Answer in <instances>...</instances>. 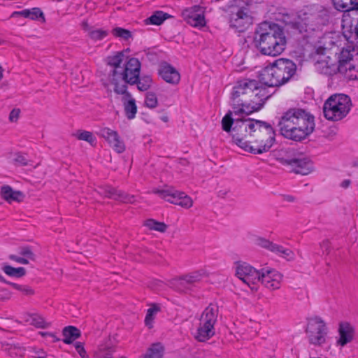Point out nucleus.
Here are the masks:
<instances>
[{"mask_svg": "<svg viewBox=\"0 0 358 358\" xmlns=\"http://www.w3.org/2000/svg\"><path fill=\"white\" fill-rule=\"evenodd\" d=\"M124 95L122 97V102L124 105V110L125 115L129 120H132L135 117L137 113V106L136 101L131 97V94L128 96L126 93L122 94Z\"/></svg>", "mask_w": 358, "mask_h": 358, "instance_id": "nucleus-25", "label": "nucleus"}, {"mask_svg": "<svg viewBox=\"0 0 358 358\" xmlns=\"http://www.w3.org/2000/svg\"><path fill=\"white\" fill-rule=\"evenodd\" d=\"M296 64L291 59L280 58L266 66L261 73V80L268 87H280L296 75Z\"/></svg>", "mask_w": 358, "mask_h": 358, "instance_id": "nucleus-4", "label": "nucleus"}, {"mask_svg": "<svg viewBox=\"0 0 358 358\" xmlns=\"http://www.w3.org/2000/svg\"><path fill=\"white\" fill-rule=\"evenodd\" d=\"M8 258L10 260L15 261L20 264H29V261L27 258L17 257V255H10L8 256Z\"/></svg>", "mask_w": 358, "mask_h": 358, "instance_id": "nucleus-49", "label": "nucleus"}, {"mask_svg": "<svg viewBox=\"0 0 358 358\" xmlns=\"http://www.w3.org/2000/svg\"><path fill=\"white\" fill-rule=\"evenodd\" d=\"M20 110L18 108L13 109L9 114V120L12 122L17 121L20 116Z\"/></svg>", "mask_w": 358, "mask_h": 358, "instance_id": "nucleus-47", "label": "nucleus"}, {"mask_svg": "<svg viewBox=\"0 0 358 358\" xmlns=\"http://www.w3.org/2000/svg\"><path fill=\"white\" fill-rule=\"evenodd\" d=\"M13 160L17 166H27L29 164V161L20 152L15 153Z\"/></svg>", "mask_w": 358, "mask_h": 358, "instance_id": "nucleus-43", "label": "nucleus"}, {"mask_svg": "<svg viewBox=\"0 0 358 358\" xmlns=\"http://www.w3.org/2000/svg\"><path fill=\"white\" fill-rule=\"evenodd\" d=\"M350 184H351V180L350 179H345L341 182L340 185L341 187L346 189L350 185Z\"/></svg>", "mask_w": 358, "mask_h": 358, "instance_id": "nucleus-53", "label": "nucleus"}, {"mask_svg": "<svg viewBox=\"0 0 358 358\" xmlns=\"http://www.w3.org/2000/svg\"><path fill=\"white\" fill-rule=\"evenodd\" d=\"M171 17L168 13L159 10L155 12L150 17L145 19V22L146 24L160 25Z\"/></svg>", "mask_w": 358, "mask_h": 358, "instance_id": "nucleus-28", "label": "nucleus"}, {"mask_svg": "<svg viewBox=\"0 0 358 358\" xmlns=\"http://www.w3.org/2000/svg\"><path fill=\"white\" fill-rule=\"evenodd\" d=\"M357 69L358 71V52L355 54L353 62L352 64H350V66H348V69L351 70L352 69Z\"/></svg>", "mask_w": 358, "mask_h": 358, "instance_id": "nucleus-52", "label": "nucleus"}, {"mask_svg": "<svg viewBox=\"0 0 358 358\" xmlns=\"http://www.w3.org/2000/svg\"><path fill=\"white\" fill-rule=\"evenodd\" d=\"M336 9L341 11H352L351 0H332Z\"/></svg>", "mask_w": 358, "mask_h": 358, "instance_id": "nucleus-36", "label": "nucleus"}, {"mask_svg": "<svg viewBox=\"0 0 358 358\" xmlns=\"http://www.w3.org/2000/svg\"><path fill=\"white\" fill-rule=\"evenodd\" d=\"M255 243L256 245L261 247L264 249L268 250L272 252H273L275 248H277L275 247V243L263 237H257L255 240Z\"/></svg>", "mask_w": 358, "mask_h": 358, "instance_id": "nucleus-35", "label": "nucleus"}, {"mask_svg": "<svg viewBox=\"0 0 358 358\" xmlns=\"http://www.w3.org/2000/svg\"><path fill=\"white\" fill-rule=\"evenodd\" d=\"M173 285L176 290L181 293H187L193 289L184 276L175 280Z\"/></svg>", "mask_w": 358, "mask_h": 358, "instance_id": "nucleus-30", "label": "nucleus"}, {"mask_svg": "<svg viewBox=\"0 0 358 358\" xmlns=\"http://www.w3.org/2000/svg\"><path fill=\"white\" fill-rule=\"evenodd\" d=\"M184 277L192 288L195 286L196 283L199 282L201 279V275L198 272L185 275Z\"/></svg>", "mask_w": 358, "mask_h": 358, "instance_id": "nucleus-41", "label": "nucleus"}, {"mask_svg": "<svg viewBox=\"0 0 358 358\" xmlns=\"http://www.w3.org/2000/svg\"><path fill=\"white\" fill-rule=\"evenodd\" d=\"M9 353L11 356H13V355L19 354L20 357H22L24 352V349H22L21 348L14 347V348H10Z\"/></svg>", "mask_w": 358, "mask_h": 358, "instance_id": "nucleus-51", "label": "nucleus"}, {"mask_svg": "<svg viewBox=\"0 0 358 358\" xmlns=\"http://www.w3.org/2000/svg\"><path fill=\"white\" fill-rule=\"evenodd\" d=\"M108 31L103 29L92 30L89 33L90 37L94 41H100L107 36Z\"/></svg>", "mask_w": 358, "mask_h": 358, "instance_id": "nucleus-40", "label": "nucleus"}, {"mask_svg": "<svg viewBox=\"0 0 358 358\" xmlns=\"http://www.w3.org/2000/svg\"><path fill=\"white\" fill-rule=\"evenodd\" d=\"M31 324L38 328H42V329H45V328L48 327V326H49V324L45 322V321L44 320V319L42 317L38 316V315H36L32 318Z\"/></svg>", "mask_w": 358, "mask_h": 358, "instance_id": "nucleus-45", "label": "nucleus"}, {"mask_svg": "<svg viewBox=\"0 0 358 358\" xmlns=\"http://www.w3.org/2000/svg\"><path fill=\"white\" fill-rule=\"evenodd\" d=\"M145 225L151 230L159 232H165L167 225L164 222H157L153 219H148L145 221Z\"/></svg>", "mask_w": 358, "mask_h": 358, "instance_id": "nucleus-34", "label": "nucleus"}, {"mask_svg": "<svg viewBox=\"0 0 358 358\" xmlns=\"http://www.w3.org/2000/svg\"><path fill=\"white\" fill-rule=\"evenodd\" d=\"M306 333L308 342L316 346H321L326 343L327 327L324 320L318 316L308 319Z\"/></svg>", "mask_w": 358, "mask_h": 358, "instance_id": "nucleus-11", "label": "nucleus"}, {"mask_svg": "<svg viewBox=\"0 0 358 358\" xmlns=\"http://www.w3.org/2000/svg\"><path fill=\"white\" fill-rule=\"evenodd\" d=\"M352 106L350 98L344 94L330 96L323 106V113L326 119L338 121L344 118Z\"/></svg>", "mask_w": 358, "mask_h": 358, "instance_id": "nucleus-6", "label": "nucleus"}, {"mask_svg": "<svg viewBox=\"0 0 358 358\" xmlns=\"http://www.w3.org/2000/svg\"><path fill=\"white\" fill-rule=\"evenodd\" d=\"M283 197H284L285 201H287L289 202H293L294 201V196H292L291 195H285Z\"/></svg>", "mask_w": 358, "mask_h": 358, "instance_id": "nucleus-55", "label": "nucleus"}, {"mask_svg": "<svg viewBox=\"0 0 358 358\" xmlns=\"http://www.w3.org/2000/svg\"><path fill=\"white\" fill-rule=\"evenodd\" d=\"M259 271L247 263H243L236 267V275L240 280L253 289L255 288L253 286L259 280Z\"/></svg>", "mask_w": 358, "mask_h": 358, "instance_id": "nucleus-15", "label": "nucleus"}, {"mask_svg": "<svg viewBox=\"0 0 358 358\" xmlns=\"http://www.w3.org/2000/svg\"><path fill=\"white\" fill-rule=\"evenodd\" d=\"M161 120H162L163 122H168L169 118H168V117H167V116H163V117H161Z\"/></svg>", "mask_w": 358, "mask_h": 358, "instance_id": "nucleus-59", "label": "nucleus"}, {"mask_svg": "<svg viewBox=\"0 0 358 358\" xmlns=\"http://www.w3.org/2000/svg\"><path fill=\"white\" fill-rule=\"evenodd\" d=\"M271 96L268 89L259 85L253 79L245 78L238 80L231 94V105L234 111H229L222 120L224 131L230 132L233 141L243 150L248 152L252 132L255 131L259 120L250 118L232 117L235 115L245 114L247 115L259 110L265 101Z\"/></svg>", "mask_w": 358, "mask_h": 358, "instance_id": "nucleus-1", "label": "nucleus"}, {"mask_svg": "<svg viewBox=\"0 0 358 358\" xmlns=\"http://www.w3.org/2000/svg\"><path fill=\"white\" fill-rule=\"evenodd\" d=\"M40 358H44V356L39 357Z\"/></svg>", "mask_w": 358, "mask_h": 358, "instance_id": "nucleus-60", "label": "nucleus"}, {"mask_svg": "<svg viewBox=\"0 0 358 358\" xmlns=\"http://www.w3.org/2000/svg\"><path fill=\"white\" fill-rule=\"evenodd\" d=\"M145 105L146 107L153 109L158 105V99L155 93L148 92L146 93L145 99Z\"/></svg>", "mask_w": 358, "mask_h": 358, "instance_id": "nucleus-37", "label": "nucleus"}, {"mask_svg": "<svg viewBox=\"0 0 358 358\" xmlns=\"http://www.w3.org/2000/svg\"><path fill=\"white\" fill-rule=\"evenodd\" d=\"M342 34L349 44L358 46V17L343 20Z\"/></svg>", "mask_w": 358, "mask_h": 358, "instance_id": "nucleus-17", "label": "nucleus"}, {"mask_svg": "<svg viewBox=\"0 0 358 358\" xmlns=\"http://www.w3.org/2000/svg\"><path fill=\"white\" fill-rule=\"evenodd\" d=\"M1 194L8 203L12 201L20 202L24 198V194L22 192L14 190L9 185L1 187Z\"/></svg>", "mask_w": 358, "mask_h": 358, "instance_id": "nucleus-24", "label": "nucleus"}, {"mask_svg": "<svg viewBox=\"0 0 358 358\" xmlns=\"http://www.w3.org/2000/svg\"><path fill=\"white\" fill-rule=\"evenodd\" d=\"M356 48H358V46L351 44L343 48L338 56V64L336 67H334V69L327 66L326 69L324 71V73L329 75L336 74L338 72L344 73L348 69L350 64H352L353 62Z\"/></svg>", "mask_w": 358, "mask_h": 358, "instance_id": "nucleus-14", "label": "nucleus"}, {"mask_svg": "<svg viewBox=\"0 0 358 358\" xmlns=\"http://www.w3.org/2000/svg\"><path fill=\"white\" fill-rule=\"evenodd\" d=\"M75 348L82 358H88V357L86 356V352L82 343L77 342L75 345Z\"/></svg>", "mask_w": 358, "mask_h": 358, "instance_id": "nucleus-48", "label": "nucleus"}, {"mask_svg": "<svg viewBox=\"0 0 358 358\" xmlns=\"http://www.w3.org/2000/svg\"><path fill=\"white\" fill-rule=\"evenodd\" d=\"M113 350L111 348H99L96 353V358H113Z\"/></svg>", "mask_w": 358, "mask_h": 358, "instance_id": "nucleus-42", "label": "nucleus"}, {"mask_svg": "<svg viewBox=\"0 0 358 358\" xmlns=\"http://www.w3.org/2000/svg\"><path fill=\"white\" fill-rule=\"evenodd\" d=\"M164 348L161 343H153L148 350L143 358H162Z\"/></svg>", "mask_w": 358, "mask_h": 358, "instance_id": "nucleus-29", "label": "nucleus"}, {"mask_svg": "<svg viewBox=\"0 0 358 358\" xmlns=\"http://www.w3.org/2000/svg\"><path fill=\"white\" fill-rule=\"evenodd\" d=\"M8 285H11L15 289L22 292L26 295H32L34 294V290L29 286L26 285H20L16 283L8 282Z\"/></svg>", "mask_w": 358, "mask_h": 358, "instance_id": "nucleus-44", "label": "nucleus"}, {"mask_svg": "<svg viewBox=\"0 0 358 358\" xmlns=\"http://www.w3.org/2000/svg\"><path fill=\"white\" fill-rule=\"evenodd\" d=\"M122 358H124V357H122Z\"/></svg>", "mask_w": 358, "mask_h": 358, "instance_id": "nucleus-61", "label": "nucleus"}, {"mask_svg": "<svg viewBox=\"0 0 358 358\" xmlns=\"http://www.w3.org/2000/svg\"><path fill=\"white\" fill-rule=\"evenodd\" d=\"M338 331L339 338L336 341L337 345L343 347L354 339L355 328L349 322H340Z\"/></svg>", "mask_w": 358, "mask_h": 358, "instance_id": "nucleus-22", "label": "nucleus"}, {"mask_svg": "<svg viewBox=\"0 0 358 358\" xmlns=\"http://www.w3.org/2000/svg\"><path fill=\"white\" fill-rule=\"evenodd\" d=\"M292 150L286 151L285 155L278 157L277 160L285 166H289V171L296 174L308 175L313 169L310 160L305 157H298L292 155Z\"/></svg>", "mask_w": 358, "mask_h": 358, "instance_id": "nucleus-12", "label": "nucleus"}, {"mask_svg": "<svg viewBox=\"0 0 358 358\" xmlns=\"http://www.w3.org/2000/svg\"><path fill=\"white\" fill-rule=\"evenodd\" d=\"M159 311L160 307L157 304L152 305V306L148 310L145 318V324L149 329H152L153 327L155 315Z\"/></svg>", "mask_w": 358, "mask_h": 358, "instance_id": "nucleus-31", "label": "nucleus"}, {"mask_svg": "<svg viewBox=\"0 0 358 358\" xmlns=\"http://www.w3.org/2000/svg\"><path fill=\"white\" fill-rule=\"evenodd\" d=\"M62 334L64 337L63 342L66 344H71L80 336V331L73 326H68L64 327Z\"/></svg>", "mask_w": 358, "mask_h": 358, "instance_id": "nucleus-27", "label": "nucleus"}, {"mask_svg": "<svg viewBox=\"0 0 358 358\" xmlns=\"http://www.w3.org/2000/svg\"><path fill=\"white\" fill-rule=\"evenodd\" d=\"M97 191L99 194L116 201L131 203L134 202V196H130L109 185L101 186Z\"/></svg>", "mask_w": 358, "mask_h": 358, "instance_id": "nucleus-20", "label": "nucleus"}, {"mask_svg": "<svg viewBox=\"0 0 358 358\" xmlns=\"http://www.w3.org/2000/svg\"><path fill=\"white\" fill-rule=\"evenodd\" d=\"M99 134L117 153H122L125 150V145L116 131L104 127L100 130Z\"/></svg>", "mask_w": 358, "mask_h": 358, "instance_id": "nucleus-19", "label": "nucleus"}, {"mask_svg": "<svg viewBox=\"0 0 358 358\" xmlns=\"http://www.w3.org/2000/svg\"><path fill=\"white\" fill-rule=\"evenodd\" d=\"M124 57V55L122 52H118L114 56L108 57L107 62L108 65L114 68L110 78L112 84L114 85V92L116 94L126 93L129 96L130 93L127 91V86L125 84L121 83H122L124 70L128 66V62L126 64H123V66H121Z\"/></svg>", "mask_w": 358, "mask_h": 358, "instance_id": "nucleus-9", "label": "nucleus"}, {"mask_svg": "<svg viewBox=\"0 0 358 358\" xmlns=\"http://www.w3.org/2000/svg\"><path fill=\"white\" fill-rule=\"evenodd\" d=\"M153 192L166 201L185 208H190L193 203L192 199L188 195L182 192H178L173 187L156 189L153 190Z\"/></svg>", "mask_w": 358, "mask_h": 358, "instance_id": "nucleus-13", "label": "nucleus"}, {"mask_svg": "<svg viewBox=\"0 0 358 358\" xmlns=\"http://www.w3.org/2000/svg\"><path fill=\"white\" fill-rule=\"evenodd\" d=\"M3 68L1 67V66L0 65V80H1L3 78Z\"/></svg>", "mask_w": 358, "mask_h": 358, "instance_id": "nucleus-56", "label": "nucleus"}, {"mask_svg": "<svg viewBox=\"0 0 358 358\" xmlns=\"http://www.w3.org/2000/svg\"><path fill=\"white\" fill-rule=\"evenodd\" d=\"M76 136L78 140L87 141L90 144H92L96 141V138L93 136V134L88 131H78L77 134H76Z\"/></svg>", "mask_w": 358, "mask_h": 358, "instance_id": "nucleus-38", "label": "nucleus"}, {"mask_svg": "<svg viewBox=\"0 0 358 358\" xmlns=\"http://www.w3.org/2000/svg\"><path fill=\"white\" fill-rule=\"evenodd\" d=\"M219 313L218 306L210 303L203 310L200 317L199 327L195 338L200 342H204L215 334L214 326Z\"/></svg>", "mask_w": 358, "mask_h": 358, "instance_id": "nucleus-7", "label": "nucleus"}, {"mask_svg": "<svg viewBox=\"0 0 358 358\" xmlns=\"http://www.w3.org/2000/svg\"><path fill=\"white\" fill-rule=\"evenodd\" d=\"M329 21V15L325 10H320L317 14L312 15L307 20H301L295 23L294 28L303 35L304 38H308L314 31H321Z\"/></svg>", "mask_w": 358, "mask_h": 358, "instance_id": "nucleus-10", "label": "nucleus"}, {"mask_svg": "<svg viewBox=\"0 0 358 358\" xmlns=\"http://www.w3.org/2000/svg\"><path fill=\"white\" fill-rule=\"evenodd\" d=\"M13 15H20L25 18L32 20L41 19L42 22H45V16L42 10L39 8H32L31 9H24L21 11L15 12Z\"/></svg>", "mask_w": 358, "mask_h": 358, "instance_id": "nucleus-26", "label": "nucleus"}, {"mask_svg": "<svg viewBox=\"0 0 358 358\" xmlns=\"http://www.w3.org/2000/svg\"><path fill=\"white\" fill-rule=\"evenodd\" d=\"M286 42L283 29L275 23L262 22L254 33L253 43L264 55H280L285 50Z\"/></svg>", "mask_w": 358, "mask_h": 358, "instance_id": "nucleus-3", "label": "nucleus"}, {"mask_svg": "<svg viewBox=\"0 0 358 358\" xmlns=\"http://www.w3.org/2000/svg\"><path fill=\"white\" fill-rule=\"evenodd\" d=\"M2 269L6 274L12 277L21 278L26 274V270L23 267L14 268L10 265H5Z\"/></svg>", "mask_w": 358, "mask_h": 358, "instance_id": "nucleus-32", "label": "nucleus"}, {"mask_svg": "<svg viewBox=\"0 0 358 358\" xmlns=\"http://www.w3.org/2000/svg\"><path fill=\"white\" fill-rule=\"evenodd\" d=\"M259 280L262 285L271 289H277L280 287L282 275L275 269L263 268L259 272Z\"/></svg>", "mask_w": 358, "mask_h": 358, "instance_id": "nucleus-16", "label": "nucleus"}, {"mask_svg": "<svg viewBox=\"0 0 358 358\" xmlns=\"http://www.w3.org/2000/svg\"><path fill=\"white\" fill-rule=\"evenodd\" d=\"M277 126L285 138L301 142L313 132L315 117L305 109L292 107L281 113Z\"/></svg>", "mask_w": 358, "mask_h": 358, "instance_id": "nucleus-2", "label": "nucleus"}, {"mask_svg": "<svg viewBox=\"0 0 358 358\" xmlns=\"http://www.w3.org/2000/svg\"><path fill=\"white\" fill-rule=\"evenodd\" d=\"M352 1V10H358V0H351Z\"/></svg>", "mask_w": 358, "mask_h": 358, "instance_id": "nucleus-54", "label": "nucleus"}, {"mask_svg": "<svg viewBox=\"0 0 358 358\" xmlns=\"http://www.w3.org/2000/svg\"><path fill=\"white\" fill-rule=\"evenodd\" d=\"M0 281L4 283H8V281L6 280L0 274Z\"/></svg>", "mask_w": 358, "mask_h": 358, "instance_id": "nucleus-58", "label": "nucleus"}, {"mask_svg": "<svg viewBox=\"0 0 358 358\" xmlns=\"http://www.w3.org/2000/svg\"><path fill=\"white\" fill-rule=\"evenodd\" d=\"M141 63L136 58H130L128 60V66L124 70L122 77V84H129L131 85H137V88L140 91L148 90L152 83V80L150 76H143L140 77Z\"/></svg>", "mask_w": 358, "mask_h": 358, "instance_id": "nucleus-8", "label": "nucleus"}, {"mask_svg": "<svg viewBox=\"0 0 358 358\" xmlns=\"http://www.w3.org/2000/svg\"><path fill=\"white\" fill-rule=\"evenodd\" d=\"M112 34L114 36L121 38L124 40H128L131 38V32L126 29L122 27H115L113 29Z\"/></svg>", "mask_w": 358, "mask_h": 358, "instance_id": "nucleus-39", "label": "nucleus"}, {"mask_svg": "<svg viewBox=\"0 0 358 358\" xmlns=\"http://www.w3.org/2000/svg\"><path fill=\"white\" fill-rule=\"evenodd\" d=\"M231 23V26L238 29V31H243L252 23V17L245 9H239L232 15Z\"/></svg>", "mask_w": 358, "mask_h": 358, "instance_id": "nucleus-23", "label": "nucleus"}, {"mask_svg": "<svg viewBox=\"0 0 358 358\" xmlns=\"http://www.w3.org/2000/svg\"><path fill=\"white\" fill-rule=\"evenodd\" d=\"M20 255L25 257L27 259H29L31 260L35 259V255L31 251L30 247H22L20 250Z\"/></svg>", "mask_w": 358, "mask_h": 358, "instance_id": "nucleus-46", "label": "nucleus"}, {"mask_svg": "<svg viewBox=\"0 0 358 358\" xmlns=\"http://www.w3.org/2000/svg\"><path fill=\"white\" fill-rule=\"evenodd\" d=\"M158 74L166 83L176 85L180 80L179 72L171 64L162 63L158 69Z\"/></svg>", "mask_w": 358, "mask_h": 358, "instance_id": "nucleus-21", "label": "nucleus"}, {"mask_svg": "<svg viewBox=\"0 0 358 358\" xmlns=\"http://www.w3.org/2000/svg\"><path fill=\"white\" fill-rule=\"evenodd\" d=\"M255 131L252 132V136L248 148V152L252 154H262L268 152L275 141V131L272 126L266 122L259 120Z\"/></svg>", "mask_w": 358, "mask_h": 358, "instance_id": "nucleus-5", "label": "nucleus"}, {"mask_svg": "<svg viewBox=\"0 0 358 358\" xmlns=\"http://www.w3.org/2000/svg\"><path fill=\"white\" fill-rule=\"evenodd\" d=\"M320 248L323 253L327 255L330 252V243L328 240H324L320 243Z\"/></svg>", "mask_w": 358, "mask_h": 358, "instance_id": "nucleus-50", "label": "nucleus"}, {"mask_svg": "<svg viewBox=\"0 0 358 358\" xmlns=\"http://www.w3.org/2000/svg\"><path fill=\"white\" fill-rule=\"evenodd\" d=\"M276 248L273 250V253L279 255L281 257L286 259L288 261H292L294 259V253L292 250L284 248L282 245L276 244Z\"/></svg>", "mask_w": 358, "mask_h": 358, "instance_id": "nucleus-33", "label": "nucleus"}, {"mask_svg": "<svg viewBox=\"0 0 358 358\" xmlns=\"http://www.w3.org/2000/svg\"><path fill=\"white\" fill-rule=\"evenodd\" d=\"M185 20L189 25L194 27H203L206 24L203 8L200 6H194L182 11Z\"/></svg>", "mask_w": 358, "mask_h": 358, "instance_id": "nucleus-18", "label": "nucleus"}, {"mask_svg": "<svg viewBox=\"0 0 358 358\" xmlns=\"http://www.w3.org/2000/svg\"><path fill=\"white\" fill-rule=\"evenodd\" d=\"M352 166L353 167H358V160H355L352 162Z\"/></svg>", "mask_w": 358, "mask_h": 358, "instance_id": "nucleus-57", "label": "nucleus"}]
</instances>
